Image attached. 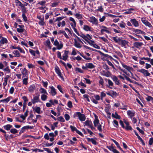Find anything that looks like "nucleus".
<instances>
[{"label":"nucleus","instance_id":"f257e3e1","mask_svg":"<svg viewBox=\"0 0 153 153\" xmlns=\"http://www.w3.org/2000/svg\"><path fill=\"white\" fill-rule=\"evenodd\" d=\"M74 118L76 117H78L79 120L82 121H84L85 120V115L82 114L80 112H77L75 113L74 115Z\"/></svg>","mask_w":153,"mask_h":153},{"label":"nucleus","instance_id":"f03ea898","mask_svg":"<svg viewBox=\"0 0 153 153\" xmlns=\"http://www.w3.org/2000/svg\"><path fill=\"white\" fill-rule=\"evenodd\" d=\"M137 71L142 73L145 76H149L150 75V74L147 70L144 69L138 70Z\"/></svg>","mask_w":153,"mask_h":153},{"label":"nucleus","instance_id":"7ed1b4c3","mask_svg":"<svg viewBox=\"0 0 153 153\" xmlns=\"http://www.w3.org/2000/svg\"><path fill=\"white\" fill-rule=\"evenodd\" d=\"M36 95L37 96H34L33 99L31 100V102L33 104H34L36 102L40 101L39 99V93H37Z\"/></svg>","mask_w":153,"mask_h":153},{"label":"nucleus","instance_id":"20e7f679","mask_svg":"<svg viewBox=\"0 0 153 153\" xmlns=\"http://www.w3.org/2000/svg\"><path fill=\"white\" fill-rule=\"evenodd\" d=\"M54 45L57 47V48L59 50L62 49L63 46L62 44L60 43L59 44L57 39H56L54 41Z\"/></svg>","mask_w":153,"mask_h":153},{"label":"nucleus","instance_id":"39448f33","mask_svg":"<svg viewBox=\"0 0 153 153\" xmlns=\"http://www.w3.org/2000/svg\"><path fill=\"white\" fill-rule=\"evenodd\" d=\"M55 71L58 75L63 80H64L63 76H62V74L61 73L59 68L57 67H55Z\"/></svg>","mask_w":153,"mask_h":153},{"label":"nucleus","instance_id":"423d86ee","mask_svg":"<svg viewBox=\"0 0 153 153\" xmlns=\"http://www.w3.org/2000/svg\"><path fill=\"white\" fill-rule=\"evenodd\" d=\"M112 79L115 82L116 84L118 85H119L120 84V81L116 76H113L112 77Z\"/></svg>","mask_w":153,"mask_h":153},{"label":"nucleus","instance_id":"0eeeda50","mask_svg":"<svg viewBox=\"0 0 153 153\" xmlns=\"http://www.w3.org/2000/svg\"><path fill=\"white\" fill-rule=\"evenodd\" d=\"M68 51H65L64 54L62 56V59L65 60L66 61L68 58Z\"/></svg>","mask_w":153,"mask_h":153},{"label":"nucleus","instance_id":"6e6552de","mask_svg":"<svg viewBox=\"0 0 153 153\" xmlns=\"http://www.w3.org/2000/svg\"><path fill=\"white\" fill-rule=\"evenodd\" d=\"M122 65L123 68L126 69L128 71H130V73L131 74V75L132 76L133 75L131 71H130L131 70L133 69L132 68L128 66L127 65H125L123 64H122Z\"/></svg>","mask_w":153,"mask_h":153},{"label":"nucleus","instance_id":"1a4fd4ad","mask_svg":"<svg viewBox=\"0 0 153 153\" xmlns=\"http://www.w3.org/2000/svg\"><path fill=\"white\" fill-rule=\"evenodd\" d=\"M102 28L101 30V32L102 34L104 32H105L107 33H110V32L108 30V28L107 27L105 26H102Z\"/></svg>","mask_w":153,"mask_h":153},{"label":"nucleus","instance_id":"9d476101","mask_svg":"<svg viewBox=\"0 0 153 153\" xmlns=\"http://www.w3.org/2000/svg\"><path fill=\"white\" fill-rule=\"evenodd\" d=\"M143 45L142 42H135L134 44V46L137 48H139Z\"/></svg>","mask_w":153,"mask_h":153},{"label":"nucleus","instance_id":"9b49d317","mask_svg":"<svg viewBox=\"0 0 153 153\" xmlns=\"http://www.w3.org/2000/svg\"><path fill=\"white\" fill-rule=\"evenodd\" d=\"M51 91V93L52 96H54L56 94V91L55 88L51 86L50 87Z\"/></svg>","mask_w":153,"mask_h":153},{"label":"nucleus","instance_id":"f8f14e48","mask_svg":"<svg viewBox=\"0 0 153 153\" xmlns=\"http://www.w3.org/2000/svg\"><path fill=\"white\" fill-rule=\"evenodd\" d=\"M107 94L112 97H116L117 95L116 92L113 91H111L110 93H107Z\"/></svg>","mask_w":153,"mask_h":153},{"label":"nucleus","instance_id":"ddd939ff","mask_svg":"<svg viewBox=\"0 0 153 153\" xmlns=\"http://www.w3.org/2000/svg\"><path fill=\"white\" fill-rule=\"evenodd\" d=\"M128 42L124 40H121L120 42V44L125 48L126 47V45L128 44Z\"/></svg>","mask_w":153,"mask_h":153},{"label":"nucleus","instance_id":"4468645a","mask_svg":"<svg viewBox=\"0 0 153 153\" xmlns=\"http://www.w3.org/2000/svg\"><path fill=\"white\" fill-rule=\"evenodd\" d=\"M142 21L146 26H148L149 27H151L152 25L151 24L148 22L146 20H142Z\"/></svg>","mask_w":153,"mask_h":153},{"label":"nucleus","instance_id":"2eb2a0df","mask_svg":"<svg viewBox=\"0 0 153 153\" xmlns=\"http://www.w3.org/2000/svg\"><path fill=\"white\" fill-rule=\"evenodd\" d=\"M36 89V87L34 85H30L28 88V90L30 92H33Z\"/></svg>","mask_w":153,"mask_h":153},{"label":"nucleus","instance_id":"dca6fc26","mask_svg":"<svg viewBox=\"0 0 153 153\" xmlns=\"http://www.w3.org/2000/svg\"><path fill=\"white\" fill-rule=\"evenodd\" d=\"M87 139L88 142H91L94 145H96L97 144L96 141L94 139L87 138Z\"/></svg>","mask_w":153,"mask_h":153},{"label":"nucleus","instance_id":"f3484780","mask_svg":"<svg viewBox=\"0 0 153 153\" xmlns=\"http://www.w3.org/2000/svg\"><path fill=\"white\" fill-rule=\"evenodd\" d=\"M83 28L84 30L86 31H92V28L91 27H89L87 25H84Z\"/></svg>","mask_w":153,"mask_h":153},{"label":"nucleus","instance_id":"a211bd4d","mask_svg":"<svg viewBox=\"0 0 153 153\" xmlns=\"http://www.w3.org/2000/svg\"><path fill=\"white\" fill-rule=\"evenodd\" d=\"M127 113L128 115L131 118L133 117L134 115V111H131L129 110L127 111Z\"/></svg>","mask_w":153,"mask_h":153},{"label":"nucleus","instance_id":"6ab92c4d","mask_svg":"<svg viewBox=\"0 0 153 153\" xmlns=\"http://www.w3.org/2000/svg\"><path fill=\"white\" fill-rule=\"evenodd\" d=\"M131 22L135 27L139 26L138 22L136 20H131Z\"/></svg>","mask_w":153,"mask_h":153},{"label":"nucleus","instance_id":"aec40b11","mask_svg":"<svg viewBox=\"0 0 153 153\" xmlns=\"http://www.w3.org/2000/svg\"><path fill=\"white\" fill-rule=\"evenodd\" d=\"M85 65L89 68H93L95 67V66L92 63H87Z\"/></svg>","mask_w":153,"mask_h":153},{"label":"nucleus","instance_id":"412c9836","mask_svg":"<svg viewBox=\"0 0 153 153\" xmlns=\"http://www.w3.org/2000/svg\"><path fill=\"white\" fill-rule=\"evenodd\" d=\"M33 111L38 114L41 113V108L39 107H36L33 108Z\"/></svg>","mask_w":153,"mask_h":153},{"label":"nucleus","instance_id":"4be33fe9","mask_svg":"<svg viewBox=\"0 0 153 153\" xmlns=\"http://www.w3.org/2000/svg\"><path fill=\"white\" fill-rule=\"evenodd\" d=\"M113 39L116 42L118 43L119 44H120V42L122 39L120 38H117V37H113Z\"/></svg>","mask_w":153,"mask_h":153},{"label":"nucleus","instance_id":"5701e85b","mask_svg":"<svg viewBox=\"0 0 153 153\" xmlns=\"http://www.w3.org/2000/svg\"><path fill=\"white\" fill-rule=\"evenodd\" d=\"M98 52H99L101 55L105 57H107L108 58H110L111 59L112 58V57L111 56H109L108 54H104L100 51H98Z\"/></svg>","mask_w":153,"mask_h":153},{"label":"nucleus","instance_id":"b1692460","mask_svg":"<svg viewBox=\"0 0 153 153\" xmlns=\"http://www.w3.org/2000/svg\"><path fill=\"white\" fill-rule=\"evenodd\" d=\"M85 125L90 127L91 125H92L91 121L89 120H86L84 123Z\"/></svg>","mask_w":153,"mask_h":153},{"label":"nucleus","instance_id":"393cba45","mask_svg":"<svg viewBox=\"0 0 153 153\" xmlns=\"http://www.w3.org/2000/svg\"><path fill=\"white\" fill-rule=\"evenodd\" d=\"M94 123L95 127H97V125L100 124L99 121L97 118H95L94 121Z\"/></svg>","mask_w":153,"mask_h":153},{"label":"nucleus","instance_id":"a878e982","mask_svg":"<svg viewBox=\"0 0 153 153\" xmlns=\"http://www.w3.org/2000/svg\"><path fill=\"white\" fill-rule=\"evenodd\" d=\"M112 116L113 117L117 119H120V116L116 112H115L114 114L113 113L112 114Z\"/></svg>","mask_w":153,"mask_h":153},{"label":"nucleus","instance_id":"bb28decb","mask_svg":"<svg viewBox=\"0 0 153 153\" xmlns=\"http://www.w3.org/2000/svg\"><path fill=\"white\" fill-rule=\"evenodd\" d=\"M33 126H25L22 128V129L24 130H25L27 129H33Z\"/></svg>","mask_w":153,"mask_h":153},{"label":"nucleus","instance_id":"cd10ccee","mask_svg":"<svg viewBox=\"0 0 153 153\" xmlns=\"http://www.w3.org/2000/svg\"><path fill=\"white\" fill-rule=\"evenodd\" d=\"M13 53L14 54V56L15 57H19L20 56V53L17 50L14 51L13 52Z\"/></svg>","mask_w":153,"mask_h":153},{"label":"nucleus","instance_id":"c85d7f7f","mask_svg":"<svg viewBox=\"0 0 153 153\" xmlns=\"http://www.w3.org/2000/svg\"><path fill=\"white\" fill-rule=\"evenodd\" d=\"M75 42L74 43V46L77 48H80L81 47V46L80 44L76 40H75Z\"/></svg>","mask_w":153,"mask_h":153},{"label":"nucleus","instance_id":"c756f323","mask_svg":"<svg viewBox=\"0 0 153 153\" xmlns=\"http://www.w3.org/2000/svg\"><path fill=\"white\" fill-rule=\"evenodd\" d=\"M7 39L4 38L2 37V39H1V40L0 41V42L1 44H4V43H7Z\"/></svg>","mask_w":153,"mask_h":153},{"label":"nucleus","instance_id":"7c9ffc66","mask_svg":"<svg viewBox=\"0 0 153 153\" xmlns=\"http://www.w3.org/2000/svg\"><path fill=\"white\" fill-rule=\"evenodd\" d=\"M60 33H62L63 34L66 38H68V35H67V34L64 31L62 30H60L58 32V34Z\"/></svg>","mask_w":153,"mask_h":153},{"label":"nucleus","instance_id":"2f4dec72","mask_svg":"<svg viewBox=\"0 0 153 153\" xmlns=\"http://www.w3.org/2000/svg\"><path fill=\"white\" fill-rule=\"evenodd\" d=\"M12 127V126L9 124L4 126V128L7 130H9Z\"/></svg>","mask_w":153,"mask_h":153},{"label":"nucleus","instance_id":"473e14b6","mask_svg":"<svg viewBox=\"0 0 153 153\" xmlns=\"http://www.w3.org/2000/svg\"><path fill=\"white\" fill-rule=\"evenodd\" d=\"M39 91H40V92L41 94H48V93L46 90L43 88H41Z\"/></svg>","mask_w":153,"mask_h":153},{"label":"nucleus","instance_id":"72a5a7b5","mask_svg":"<svg viewBox=\"0 0 153 153\" xmlns=\"http://www.w3.org/2000/svg\"><path fill=\"white\" fill-rule=\"evenodd\" d=\"M89 21L94 25H97L98 24L97 20H89Z\"/></svg>","mask_w":153,"mask_h":153},{"label":"nucleus","instance_id":"f704fd0d","mask_svg":"<svg viewBox=\"0 0 153 153\" xmlns=\"http://www.w3.org/2000/svg\"><path fill=\"white\" fill-rule=\"evenodd\" d=\"M72 22L71 23V25L73 28H74L76 26V23L74 20H70Z\"/></svg>","mask_w":153,"mask_h":153},{"label":"nucleus","instance_id":"c9c22d12","mask_svg":"<svg viewBox=\"0 0 153 153\" xmlns=\"http://www.w3.org/2000/svg\"><path fill=\"white\" fill-rule=\"evenodd\" d=\"M22 74L24 76H27V72L26 69L25 68H24L22 71Z\"/></svg>","mask_w":153,"mask_h":153},{"label":"nucleus","instance_id":"e433bc0d","mask_svg":"<svg viewBox=\"0 0 153 153\" xmlns=\"http://www.w3.org/2000/svg\"><path fill=\"white\" fill-rule=\"evenodd\" d=\"M47 96L44 94H42L41 96V99L43 101H45L46 100Z\"/></svg>","mask_w":153,"mask_h":153},{"label":"nucleus","instance_id":"4c0bfd02","mask_svg":"<svg viewBox=\"0 0 153 153\" xmlns=\"http://www.w3.org/2000/svg\"><path fill=\"white\" fill-rule=\"evenodd\" d=\"M133 31L137 34H140V33H142L143 32L140 30L138 29H134Z\"/></svg>","mask_w":153,"mask_h":153},{"label":"nucleus","instance_id":"58836bf2","mask_svg":"<svg viewBox=\"0 0 153 153\" xmlns=\"http://www.w3.org/2000/svg\"><path fill=\"white\" fill-rule=\"evenodd\" d=\"M112 141L114 143L116 144V145L117 146V147L119 148L120 150H122V149L120 146L119 143H118L115 140L112 139Z\"/></svg>","mask_w":153,"mask_h":153},{"label":"nucleus","instance_id":"ea45409f","mask_svg":"<svg viewBox=\"0 0 153 153\" xmlns=\"http://www.w3.org/2000/svg\"><path fill=\"white\" fill-rule=\"evenodd\" d=\"M46 45L50 49L51 48V47L50 45V42L49 40H47L46 41Z\"/></svg>","mask_w":153,"mask_h":153},{"label":"nucleus","instance_id":"a19ab883","mask_svg":"<svg viewBox=\"0 0 153 153\" xmlns=\"http://www.w3.org/2000/svg\"><path fill=\"white\" fill-rule=\"evenodd\" d=\"M105 80L108 81V84L109 86H113L114 84L113 82L110 79H105Z\"/></svg>","mask_w":153,"mask_h":153},{"label":"nucleus","instance_id":"79ce46f5","mask_svg":"<svg viewBox=\"0 0 153 153\" xmlns=\"http://www.w3.org/2000/svg\"><path fill=\"white\" fill-rule=\"evenodd\" d=\"M75 16L76 18L78 19L83 18L82 15L79 13L76 14Z\"/></svg>","mask_w":153,"mask_h":153},{"label":"nucleus","instance_id":"37998d69","mask_svg":"<svg viewBox=\"0 0 153 153\" xmlns=\"http://www.w3.org/2000/svg\"><path fill=\"white\" fill-rule=\"evenodd\" d=\"M57 120L59 121L62 122H64L65 121V120L63 117L61 116L58 117Z\"/></svg>","mask_w":153,"mask_h":153},{"label":"nucleus","instance_id":"c03bdc74","mask_svg":"<svg viewBox=\"0 0 153 153\" xmlns=\"http://www.w3.org/2000/svg\"><path fill=\"white\" fill-rule=\"evenodd\" d=\"M75 70L76 71H78L81 73H83V71L80 68H75Z\"/></svg>","mask_w":153,"mask_h":153},{"label":"nucleus","instance_id":"a18cd8bd","mask_svg":"<svg viewBox=\"0 0 153 153\" xmlns=\"http://www.w3.org/2000/svg\"><path fill=\"white\" fill-rule=\"evenodd\" d=\"M99 78L100 79V80L99 81V83L100 84L103 86V85L104 83L103 80L101 76H99Z\"/></svg>","mask_w":153,"mask_h":153},{"label":"nucleus","instance_id":"49530a36","mask_svg":"<svg viewBox=\"0 0 153 153\" xmlns=\"http://www.w3.org/2000/svg\"><path fill=\"white\" fill-rule=\"evenodd\" d=\"M10 132L13 134H16L17 133V130L15 128L12 129L10 130Z\"/></svg>","mask_w":153,"mask_h":153},{"label":"nucleus","instance_id":"de8ad7c7","mask_svg":"<svg viewBox=\"0 0 153 153\" xmlns=\"http://www.w3.org/2000/svg\"><path fill=\"white\" fill-rule=\"evenodd\" d=\"M114 123V126L116 128H118V122L116 120H114L113 121Z\"/></svg>","mask_w":153,"mask_h":153},{"label":"nucleus","instance_id":"09e8293b","mask_svg":"<svg viewBox=\"0 0 153 153\" xmlns=\"http://www.w3.org/2000/svg\"><path fill=\"white\" fill-rule=\"evenodd\" d=\"M27 80H28V78H24L23 79V83L24 84H25V85H26L27 84Z\"/></svg>","mask_w":153,"mask_h":153},{"label":"nucleus","instance_id":"8fccbe9b","mask_svg":"<svg viewBox=\"0 0 153 153\" xmlns=\"http://www.w3.org/2000/svg\"><path fill=\"white\" fill-rule=\"evenodd\" d=\"M64 117L66 120H68L70 119V116L68 114H65L64 115Z\"/></svg>","mask_w":153,"mask_h":153},{"label":"nucleus","instance_id":"3c124183","mask_svg":"<svg viewBox=\"0 0 153 153\" xmlns=\"http://www.w3.org/2000/svg\"><path fill=\"white\" fill-rule=\"evenodd\" d=\"M107 61V63L110 66H111L114 69L115 68L114 66L113 65V64L109 60H106Z\"/></svg>","mask_w":153,"mask_h":153},{"label":"nucleus","instance_id":"603ef678","mask_svg":"<svg viewBox=\"0 0 153 153\" xmlns=\"http://www.w3.org/2000/svg\"><path fill=\"white\" fill-rule=\"evenodd\" d=\"M125 129L127 130H131L132 129V128L129 125H128V126H126V127H125Z\"/></svg>","mask_w":153,"mask_h":153},{"label":"nucleus","instance_id":"864d4df0","mask_svg":"<svg viewBox=\"0 0 153 153\" xmlns=\"http://www.w3.org/2000/svg\"><path fill=\"white\" fill-rule=\"evenodd\" d=\"M10 101V98L8 97L6 99H4V100H0V102H7Z\"/></svg>","mask_w":153,"mask_h":153},{"label":"nucleus","instance_id":"5fc2aeb1","mask_svg":"<svg viewBox=\"0 0 153 153\" xmlns=\"http://www.w3.org/2000/svg\"><path fill=\"white\" fill-rule=\"evenodd\" d=\"M70 128H71V130L73 131H76L77 130V129L76 127L71 125L70 126Z\"/></svg>","mask_w":153,"mask_h":153},{"label":"nucleus","instance_id":"6e6d98bb","mask_svg":"<svg viewBox=\"0 0 153 153\" xmlns=\"http://www.w3.org/2000/svg\"><path fill=\"white\" fill-rule=\"evenodd\" d=\"M3 71L7 72L8 73H10V70L9 69L8 66H7L5 68L3 69Z\"/></svg>","mask_w":153,"mask_h":153},{"label":"nucleus","instance_id":"4d7b16f0","mask_svg":"<svg viewBox=\"0 0 153 153\" xmlns=\"http://www.w3.org/2000/svg\"><path fill=\"white\" fill-rule=\"evenodd\" d=\"M97 129L99 130V131H102V128H101L102 126L100 124H99L97 126Z\"/></svg>","mask_w":153,"mask_h":153},{"label":"nucleus","instance_id":"13d9d810","mask_svg":"<svg viewBox=\"0 0 153 153\" xmlns=\"http://www.w3.org/2000/svg\"><path fill=\"white\" fill-rule=\"evenodd\" d=\"M108 148L109 150L113 152H114L115 149H114V147L112 146H109L108 147Z\"/></svg>","mask_w":153,"mask_h":153},{"label":"nucleus","instance_id":"bf43d9fd","mask_svg":"<svg viewBox=\"0 0 153 153\" xmlns=\"http://www.w3.org/2000/svg\"><path fill=\"white\" fill-rule=\"evenodd\" d=\"M153 98L150 96H149L147 97L146 98V100L148 101L153 100Z\"/></svg>","mask_w":153,"mask_h":153},{"label":"nucleus","instance_id":"052dcab7","mask_svg":"<svg viewBox=\"0 0 153 153\" xmlns=\"http://www.w3.org/2000/svg\"><path fill=\"white\" fill-rule=\"evenodd\" d=\"M30 52L33 56H35V51L31 49L29 50Z\"/></svg>","mask_w":153,"mask_h":153},{"label":"nucleus","instance_id":"680f3d73","mask_svg":"<svg viewBox=\"0 0 153 153\" xmlns=\"http://www.w3.org/2000/svg\"><path fill=\"white\" fill-rule=\"evenodd\" d=\"M153 143V138H151L149 139V144L150 145H152Z\"/></svg>","mask_w":153,"mask_h":153},{"label":"nucleus","instance_id":"e2e57ef3","mask_svg":"<svg viewBox=\"0 0 153 153\" xmlns=\"http://www.w3.org/2000/svg\"><path fill=\"white\" fill-rule=\"evenodd\" d=\"M14 90V88L13 87H11L9 91L10 93L11 94H13V93Z\"/></svg>","mask_w":153,"mask_h":153},{"label":"nucleus","instance_id":"0e129e2a","mask_svg":"<svg viewBox=\"0 0 153 153\" xmlns=\"http://www.w3.org/2000/svg\"><path fill=\"white\" fill-rule=\"evenodd\" d=\"M80 36L83 38L85 41H87L88 38L86 36H85L84 34H82L80 35Z\"/></svg>","mask_w":153,"mask_h":153},{"label":"nucleus","instance_id":"69168bd1","mask_svg":"<svg viewBox=\"0 0 153 153\" xmlns=\"http://www.w3.org/2000/svg\"><path fill=\"white\" fill-rule=\"evenodd\" d=\"M68 106L70 108L72 107V102L71 101H69L68 103Z\"/></svg>","mask_w":153,"mask_h":153},{"label":"nucleus","instance_id":"338daca9","mask_svg":"<svg viewBox=\"0 0 153 153\" xmlns=\"http://www.w3.org/2000/svg\"><path fill=\"white\" fill-rule=\"evenodd\" d=\"M49 135H48V133H46L45 135L44 136V137L45 139L47 140H48L49 139Z\"/></svg>","mask_w":153,"mask_h":153},{"label":"nucleus","instance_id":"774afa93","mask_svg":"<svg viewBox=\"0 0 153 153\" xmlns=\"http://www.w3.org/2000/svg\"><path fill=\"white\" fill-rule=\"evenodd\" d=\"M45 22L43 21V20H40V21L39 22V24L41 25H43L45 24Z\"/></svg>","mask_w":153,"mask_h":153}]
</instances>
